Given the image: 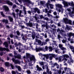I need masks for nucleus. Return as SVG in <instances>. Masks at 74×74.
<instances>
[{
	"instance_id": "33",
	"label": "nucleus",
	"mask_w": 74,
	"mask_h": 74,
	"mask_svg": "<svg viewBox=\"0 0 74 74\" xmlns=\"http://www.w3.org/2000/svg\"><path fill=\"white\" fill-rule=\"evenodd\" d=\"M0 70L1 72H3L4 71V69L3 67H1L0 68Z\"/></svg>"
},
{
	"instance_id": "59",
	"label": "nucleus",
	"mask_w": 74,
	"mask_h": 74,
	"mask_svg": "<svg viewBox=\"0 0 74 74\" xmlns=\"http://www.w3.org/2000/svg\"><path fill=\"white\" fill-rule=\"evenodd\" d=\"M62 42L63 43H65V42H66V40H64L63 39L62 40Z\"/></svg>"
},
{
	"instance_id": "44",
	"label": "nucleus",
	"mask_w": 74,
	"mask_h": 74,
	"mask_svg": "<svg viewBox=\"0 0 74 74\" xmlns=\"http://www.w3.org/2000/svg\"><path fill=\"white\" fill-rule=\"evenodd\" d=\"M73 59H72V58H71L70 59V61L69 62V60H68V62H69V63L70 64H71V62H73Z\"/></svg>"
},
{
	"instance_id": "5",
	"label": "nucleus",
	"mask_w": 74,
	"mask_h": 74,
	"mask_svg": "<svg viewBox=\"0 0 74 74\" xmlns=\"http://www.w3.org/2000/svg\"><path fill=\"white\" fill-rule=\"evenodd\" d=\"M3 8L4 9L5 12H9V11H10L9 8H8V7L6 5L3 6Z\"/></svg>"
},
{
	"instance_id": "46",
	"label": "nucleus",
	"mask_w": 74,
	"mask_h": 74,
	"mask_svg": "<svg viewBox=\"0 0 74 74\" xmlns=\"http://www.w3.org/2000/svg\"><path fill=\"white\" fill-rule=\"evenodd\" d=\"M17 35L18 36H19L20 35V33H19V32L18 31H17L16 32Z\"/></svg>"
},
{
	"instance_id": "20",
	"label": "nucleus",
	"mask_w": 74,
	"mask_h": 74,
	"mask_svg": "<svg viewBox=\"0 0 74 74\" xmlns=\"http://www.w3.org/2000/svg\"><path fill=\"white\" fill-rule=\"evenodd\" d=\"M6 50V48L4 47L3 48L1 47H0V51H5Z\"/></svg>"
},
{
	"instance_id": "8",
	"label": "nucleus",
	"mask_w": 74,
	"mask_h": 74,
	"mask_svg": "<svg viewBox=\"0 0 74 74\" xmlns=\"http://www.w3.org/2000/svg\"><path fill=\"white\" fill-rule=\"evenodd\" d=\"M14 45L16 47L19 46V48L20 49L21 48V46H23V44H22L21 43V42H19L18 44L16 43H15L14 44Z\"/></svg>"
},
{
	"instance_id": "10",
	"label": "nucleus",
	"mask_w": 74,
	"mask_h": 74,
	"mask_svg": "<svg viewBox=\"0 0 74 74\" xmlns=\"http://www.w3.org/2000/svg\"><path fill=\"white\" fill-rule=\"evenodd\" d=\"M27 26H29V27H32L33 26V23H30V21H29V23H26Z\"/></svg>"
},
{
	"instance_id": "32",
	"label": "nucleus",
	"mask_w": 74,
	"mask_h": 74,
	"mask_svg": "<svg viewBox=\"0 0 74 74\" xmlns=\"http://www.w3.org/2000/svg\"><path fill=\"white\" fill-rule=\"evenodd\" d=\"M72 21L70 20H69L68 21V23H69V25H72Z\"/></svg>"
},
{
	"instance_id": "40",
	"label": "nucleus",
	"mask_w": 74,
	"mask_h": 74,
	"mask_svg": "<svg viewBox=\"0 0 74 74\" xmlns=\"http://www.w3.org/2000/svg\"><path fill=\"white\" fill-rule=\"evenodd\" d=\"M43 19L44 20H46V21H49V18L47 17H44V18Z\"/></svg>"
},
{
	"instance_id": "49",
	"label": "nucleus",
	"mask_w": 74,
	"mask_h": 74,
	"mask_svg": "<svg viewBox=\"0 0 74 74\" xmlns=\"http://www.w3.org/2000/svg\"><path fill=\"white\" fill-rule=\"evenodd\" d=\"M45 17V16L44 17V16L42 15H40V19H42V18H43L44 19Z\"/></svg>"
},
{
	"instance_id": "2",
	"label": "nucleus",
	"mask_w": 74,
	"mask_h": 74,
	"mask_svg": "<svg viewBox=\"0 0 74 74\" xmlns=\"http://www.w3.org/2000/svg\"><path fill=\"white\" fill-rule=\"evenodd\" d=\"M3 4H7L11 6H12L13 5V3L8 0H3Z\"/></svg>"
},
{
	"instance_id": "63",
	"label": "nucleus",
	"mask_w": 74,
	"mask_h": 74,
	"mask_svg": "<svg viewBox=\"0 0 74 74\" xmlns=\"http://www.w3.org/2000/svg\"><path fill=\"white\" fill-rule=\"evenodd\" d=\"M39 63L40 64V65H41L42 66H43V65H44V63L42 62H40Z\"/></svg>"
},
{
	"instance_id": "47",
	"label": "nucleus",
	"mask_w": 74,
	"mask_h": 74,
	"mask_svg": "<svg viewBox=\"0 0 74 74\" xmlns=\"http://www.w3.org/2000/svg\"><path fill=\"white\" fill-rule=\"evenodd\" d=\"M4 54V52L3 51H1L0 52V56H3V55Z\"/></svg>"
},
{
	"instance_id": "37",
	"label": "nucleus",
	"mask_w": 74,
	"mask_h": 74,
	"mask_svg": "<svg viewBox=\"0 0 74 74\" xmlns=\"http://www.w3.org/2000/svg\"><path fill=\"white\" fill-rule=\"evenodd\" d=\"M26 72L28 74H32V72L30 71L29 70H27L26 71Z\"/></svg>"
},
{
	"instance_id": "55",
	"label": "nucleus",
	"mask_w": 74,
	"mask_h": 74,
	"mask_svg": "<svg viewBox=\"0 0 74 74\" xmlns=\"http://www.w3.org/2000/svg\"><path fill=\"white\" fill-rule=\"evenodd\" d=\"M58 40H60V38H61V36L60 35H58Z\"/></svg>"
},
{
	"instance_id": "3",
	"label": "nucleus",
	"mask_w": 74,
	"mask_h": 74,
	"mask_svg": "<svg viewBox=\"0 0 74 74\" xmlns=\"http://www.w3.org/2000/svg\"><path fill=\"white\" fill-rule=\"evenodd\" d=\"M12 60L13 62H14V64H20L21 62L18 60H15L14 58H13Z\"/></svg>"
},
{
	"instance_id": "15",
	"label": "nucleus",
	"mask_w": 74,
	"mask_h": 74,
	"mask_svg": "<svg viewBox=\"0 0 74 74\" xmlns=\"http://www.w3.org/2000/svg\"><path fill=\"white\" fill-rule=\"evenodd\" d=\"M67 35H68V37L69 38H71V36L74 37V34L71 33V32H70Z\"/></svg>"
},
{
	"instance_id": "42",
	"label": "nucleus",
	"mask_w": 74,
	"mask_h": 74,
	"mask_svg": "<svg viewBox=\"0 0 74 74\" xmlns=\"http://www.w3.org/2000/svg\"><path fill=\"white\" fill-rule=\"evenodd\" d=\"M64 58H69V56H68V55L66 54L64 55Z\"/></svg>"
},
{
	"instance_id": "11",
	"label": "nucleus",
	"mask_w": 74,
	"mask_h": 74,
	"mask_svg": "<svg viewBox=\"0 0 74 74\" xmlns=\"http://www.w3.org/2000/svg\"><path fill=\"white\" fill-rule=\"evenodd\" d=\"M23 3H27V4H32V2L29 0H23Z\"/></svg>"
},
{
	"instance_id": "28",
	"label": "nucleus",
	"mask_w": 74,
	"mask_h": 74,
	"mask_svg": "<svg viewBox=\"0 0 74 74\" xmlns=\"http://www.w3.org/2000/svg\"><path fill=\"white\" fill-rule=\"evenodd\" d=\"M51 55L53 58H56L57 57V55H56L55 54H51Z\"/></svg>"
},
{
	"instance_id": "34",
	"label": "nucleus",
	"mask_w": 74,
	"mask_h": 74,
	"mask_svg": "<svg viewBox=\"0 0 74 74\" xmlns=\"http://www.w3.org/2000/svg\"><path fill=\"white\" fill-rule=\"evenodd\" d=\"M5 66H6V67H8L9 66V63L8 62H5Z\"/></svg>"
},
{
	"instance_id": "50",
	"label": "nucleus",
	"mask_w": 74,
	"mask_h": 74,
	"mask_svg": "<svg viewBox=\"0 0 74 74\" xmlns=\"http://www.w3.org/2000/svg\"><path fill=\"white\" fill-rule=\"evenodd\" d=\"M27 12L28 13V14H30V15H32V14L31 13H32V12L31 11H30V10H29L28 11H27Z\"/></svg>"
},
{
	"instance_id": "22",
	"label": "nucleus",
	"mask_w": 74,
	"mask_h": 74,
	"mask_svg": "<svg viewBox=\"0 0 74 74\" xmlns=\"http://www.w3.org/2000/svg\"><path fill=\"white\" fill-rule=\"evenodd\" d=\"M30 54L29 53H27L26 54V58H27L29 59L30 57Z\"/></svg>"
},
{
	"instance_id": "38",
	"label": "nucleus",
	"mask_w": 74,
	"mask_h": 74,
	"mask_svg": "<svg viewBox=\"0 0 74 74\" xmlns=\"http://www.w3.org/2000/svg\"><path fill=\"white\" fill-rule=\"evenodd\" d=\"M40 36L39 35V34H38L36 36V38H40Z\"/></svg>"
},
{
	"instance_id": "6",
	"label": "nucleus",
	"mask_w": 74,
	"mask_h": 74,
	"mask_svg": "<svg viewBox=\"0 0 74 74\" xmlns=\"http://www.w3.org/2000/svg\"><path fill=\"white\" fill-rule=\"evenodd\" d=\"M29 59L30 62H32V61H33L34 62H36V58H35V57H34V56L32 55Z\"/></svg>"
},
{
	"instance_id": "26",
	"label": "nucleus",
	"mask_w": 74,
	"mask_h": 74,
	"mask_svg": "<svg viewBox=\"0 0 74 74\" xmlns=\"http://www.w3.org/2000/svg\"><path fill=\"white\" fill-rule=\"evenodd\" d=\"M62 70V68H61V66H60V70H59L58 71V72L57 73H55L56 74H61V72H62V71H61Z\"/></svg>"
},
{
	"instance_id": "64",
	"label": "nucleus",
	"mask_w": 74,
	"mask_h": 74,
	"mask_svg": "<svg viewBox=\"0 0 74 74\" xmlns=\"http://www.w3.org/2000/svg\"><path fill=\"white\" fill-rule=\"evenodd\" d=\"M53 14L54 15H57V12H53Z\"/></svg>"
},
{
	"instance_id": "57",
	"label": "nucleus",
	"mask_w": 74,
	"mask_h": 74,
	"mask_svg": "<svg viewBox=\"0 0 74 74\" xmlns=\"http://www.w3.org/2000/svg\"><path fill=\"white\" fill-rule=\"evenodd\" d=\"M59 48H62V47H63V46L61 44H59Z\"/></svg>"
},
{
	"instance_id": "1",
	"label": "nucleus",
	"mask_w": 74,
	"mask_h": 74,
	"mask_svg": "<svg viewBox=\"0 0 74 74\" xmlns=\"http://www.w3.org/2000/svg\"><path fill=\"white\" fill-rule=\"evenodd\" d=\"M31 12L32 13L33 15H34V13L36 14L37 12L38 14H40V10L38 9V8H32V10H31Z\"/></svg>"
},
{
	"instance_id": "21",
	"label": "nucleus",
	"mask_w": 74,
	"mask_h": 74,
	"mask_svg": "<svg viewBox=\"0 0 74 74\" xmlns=\"http://www.w3.org/2000/svg\"><path fill=\"white\" fill-rule=\"evenodd\" d=\"M15 59H16V58H17V59H21V56L20 54H18L17 56H15Z\"/></svg>"
},
{
	"instance_id": "29",
	"label": "nucleus",
	"mask_w": 74,
	"mask_h": 74,
	"mask_svg": "<svg viewBox=\"0 0 74 74\" xmlns=\"http://www.w3.org/2000/svg\"><path fill=\"white\" fill-rule=\"evenodd\" d=\"M69 5H70V6L72 7H74V3H73V2H72V3H69Z\"/></svg>"
},
{
	"instance_id": "58",
	"label": "nucleus",
	"mask_w": 74,
	"mask_h": 74,
	"mask_svg": "<svg viewBox=\"0 0 74 74\" xmlns=\"http://www.w3.org/2000/svg\"><path fill=\"white\" fill-rule=\"evenodd\" d=\"M12 74H16V72H15V71H12Z\"/></svg>"
},
{
	"instance_id": "14",
	"label": "nucleus",
	"mask_w": 74,
	"mask_h": 74,
	"mask_svg": "<svg viewBox=\"0 0 74 74\" xmlns=\"http://www.w3.org/2000/svg\"><path fill=\"white\" fill-rule=\"evenodd\" d=\"M2 22L3 23H5V24H7V23H8V21L7 19H3L2 20Z\"/></svg>"
},
{
	"instance_id": "41",
	"label": "nucleus",
	"mask_w": 74,
	"mask_h": 74,
	"mask_svg": "<svg viewBox=\"0 0 74 74\" xmlns=\"http://www.w3.org/2000/svg\"><path fill=\"white\" fill-rule=\"evenodd\" d=\"M36 15H37V14H35V16H34V18H35L36 21H37V20H38V18L37 17V16H36Z\"/></svg>"
},
{
	"instance_id": "61",
	"label": "nucleus",
	"mask_w": 74,
	"mask_h": 74,
	"mask_svg": "<svg viewBox=\"0 0 74 74\" xmlns=\"http://www.w3.org/2000/svg\"><path fill=\"white\" fill-rule=\"evenodd\" d=\"M16 7V5L14 4L13 5V6H12L13 8H15Z\"/></svg>"
},
{
	"instance_id": "48",
	"label": "nucleus",
	"mask_w": 74,
	"mask_h": 74,
	"mask_svg": "<svg viewBox=\"0 0 74 74\" xmlns=\"http://www.w3.org/2000/svg\"><path fill=\"white\" fill-rule=\"evenodd\" d=\"M71 49H74V47L72 46H70L69 47Z\"/></svg>"
},
{
	"instance_id": "24",
	"label": "nucleus",
	"mask_w": 74,
	"mask_h": 74,
	"mask_svg": "<svg viewBox=\"0 0 74 74\" xmlns=\"http://www.w3.org/2000/svg\"><path fill=\"white\" fill-rule=\"evenodd\" d=\"M67 10L69 12V14H70V15H71L72 14L74 13V12H71V9H70L68 8L67 9Z\"/></svg>"
},
{
	"instance_id": "31",
	"label": "nucleus",
	"mask_w": 74,
	"mask_h": 74,
	"mask_svg": "<svg viewBox=\"0 0 74 74\" xmlns=\"http://www.w3.org/2000/svg\"><path fill=\"white\" fill-rule=\"evenodd\" d=\"M36 37V34H32V37L33 39H34L35 38V37Z\"/></svg>"
},
{
	"instance_id": "17",
	"label": "nucleus",
	"mask_w": 74,
	"mask_h": 74,
	"mask_svg": "<svg viewBox=\"0 0 74 74\" xmlns=\"http://www.w3.org/2000/svg\"><path fill=\"white\" fill-rule=\"evenodd\" d=\"M69 21V19L67 18H65L64 19V21L66 24H68V21Z\"/></svg>"
},
{
	"instance_id": "19",
	"label": "nucleus",
	"mask_w": 74,
	"mask_h": 74,
	"mask_svg": "<svg viewBox=\"0 0 74 74\" xmlns=\"http://www.w3.org/2000/svg\"><path fill=\"white\" fill-rule=\"evenodd\" d=\"M56 6L57 7H58V8H62V5L59 4H56Z\"/></svg>"
},
{
	"instance_id": "30",
	"label": "nucleus",
	"mask_w": 74,
	"mask_h": 74,
	"mask_svg": "<svg viewBox=\"0 0 74 74\" xmlns=\"http://www.w3.org/2000/svg\"><path fill=\"white\" fill-rule=\"evenodd\" d=\"M50 4L49 3H47L46 4V6H47V8H48V9H49V5H50Z\"/></svg>"
},
{
	"instance_id": "13",
	"label": "nucleus",
	"mask_w": 74,
	"mask_h": 74,
	"mask_svg": "<svg viewBox=\"0 0 74 74\" xmlns=\"http://www.w3.org/2000/svg\"><path fill=\"white\" fill-rule=\"evenodd\" d=\"M36 68L37 69V70L38 71H41V70H42V68L41 67H40L38 65H37L36 66Z\"/></svg>"
},
{
	"instance_id": "16",
	"label": "nucleus",
	"mask_w": 74,
	"mask_h": 74,
	"mask_svg": "<svg viewBox=\"0 0 74 74\" xmlns=\"http://www.w3.org/2000/svg\"><path fill=\"white\" fill-rule=\"evenodd\" d=\"M15 67L16 69H17L18 71H21V68L18 65H15Z\"/></svg>"
},
{
	"instance_id": "23",
	"label": "nucleus",
	"mask_w": 74,
	"mask_h": 74,
	"mask_svg": "<svg viewBox=\"0 0 74 74\" xmlns=\"http://www.w3.org/2000/svg\"><path fill=\"white\" fill-rule=\"evenodd\" d=\"M38 45H43V44L41 45L42 42L40 40H39L38 41Z\"/></svg>"
},
{
	"instance_id": "7",
	"label": "nucleus",
	"mask_w": 74,
	"mask_h": 74,
	"mask_svg": "<svg viewBox=\"0 0 74 74\" xmlns=\"http://www.w3.org/2000/svg\"><path fill=\"white\" fill-rule=\"evenodd\" d=\"M62 3L63 4L64 7H69V2H66L64 0H63Z\"/></svg>"
},
{
	"instance_id": "52",
	"label": "nucleus",
	"mask_w": 74,
	"mask_h": 74,
	"mask_svg": "<svg viewBox=\"0 0 74 74\" xmlns=\"http://www.w3.org/2000/svg\"><path fill=\"white\" fill-rule=\"evenodd\" d=\"M10 66H11L12 69H14V65H12V64H11Z\"/></svg>"
},
{
	"instance_id": "56",
	"label": "nucleus",
	"mask_w": 74,
	"mask_h": 74,
	"mask_svg": "<svg viewBox=\"0 0 74 74\" xmlns=\"http://www.w3.org/2000/svg\"><path fill=\"white\" fill-rule=\"evenodd\" d=\"M60 48L61 50H62L63 51L64 49H66V48H64L63 47H62L61 48Z\"/></svg>"
},
{
	"instance_id": "4",
	"label": "nucleus",
	"mask_w": 74,
	"mask_h": 74,
	"mask_svg": "<svg viewBox=\"0 0 74 74\" xmlns=\"http://www.w3.org/2000/svg\"><path fill=\"white\" fill-rule=\"evenodd\" d=\"M46 69H47L46 72L47 73V74H52V72L51 71H49V69L48 66L47 65H45V67Z\"/></svg>"
},
{
	"instance_id": "27",
	"label": "nucleus",
	"mask_w": 74,
	"mask_h": 74,
	"mask_svg": "<svg viewBox=\"0 0 74 74\" xmlns=\"http://www.w3.org/2000/svg\"><path fill=\"white\" fill-rule=\"evenodd\" d=\"M63 57L62 56L60 57L58 59L59 61L60 62H62V59H63Z\"/></svg>"
},
{
	"instance_id": "36",
	"label": "nucleus",
	"mask_w": 74,
	"mask_h": 74,
	"mask_svg": "<svg viewBox=\"0 0 74 74\" xmlns=\"http://www.w3.org/2000/svg\"><path fill=\"white\" fill-rule=\"evenodd\" d=\"M53 42H54V45H55L56 46H58V44H56V41L53 40Z\"/></svg>"
},
{
	"instance_id": "25",
	"label": "nucleus",
	"mask_w": 74,
	"mask_h": 74,
	"mask_svg": "<svg viewBox=\"0 0 74 74\" xmlns=\"http://www.w3.org/2000/svg\"><path fill=\"white\" fill-rule=\"evenodd\" d=\"M8 19H9L10 21V22H12V21H13V18L11 16H8Z\"/></svg>"
},
{
	"instance_id": "18",
	"label": "nucleus",
	"mask_w": 74,
	"mask_h": 74,
	"mask_svg": "<svg viewBox=\"0 0 74 74\" xmlns=\"http://www.w3.org/2000/svg\"><path fill=\"white\" fill-rule=\"evenodd\" d=\"M3 45H4L5 47H6V48H8V43L7 42H5L3 43Z\"/></svg>"
},
{
	"instance_id": "12",
	"label": "nucleus",
	"mask_w": 74,
	"mask_h": 74,
	"mask_svg": "<svg viewBox=\"0 0 74 74\" xmlns=\"http://www.w3.org/2000/svg\"><path fill=\"white\" fill-rule=\"evenodd\" d=\"M35 50L36 52H38L39 51H43V48H37V47H36Z\"/></svg>"
},
{
	"instance_id": "62",
	"label": "nucleus",
	"mask_w": 74,
	"mask_h": 74,
	"mask_svg": "<svg viewBox=\"0 0 74 74\" xmlns=\"http://www.w3.org/2000/svg\"><path fill=\"white\" fill-rule=\"evenodd\" d=\"M47 15L49 17V18H50V17H51V14H50L49 13V12L47 13Z\"/></svg>"
},
{
	"instance_id": "43",
	"label": "nucleus",
	"mask_w": 74,
	"mask_h": 74,
	"mask_svg": "<svg viewBox=\"0 0 74 74\" xmlns=\"http://www.w3.org/2000/svg\"><path fill=\"white\" fill-rule=\"evenodd\" d=\"M1 15H2V16H3V17H5V14H3V12H1Z\"/></svg>"
},
{
	"instance_id": "54",
	"label": "nucleus",
	"mask_w": 74,
	"mask_h": 74,
	"mask_svg": "<svg viewBox=\"0 0 74 74\" xmlns=\"http://www.w3.org/2000/svg\"><path fill=\"white\" fill-rule=\"evenodd\" d=\"M17 56V53L16 52H14V58H15V56Z\"/></svg>"
},
{
	"instance_id": "53",
	"label": "nucleus",
	"mask_w": 74,
	"mask_h": 74,
	"mask_svg": "<svg viewBox=\"0 0 74 74\" xmlns=\"http://www.w3.org/2000/svg\"><path fill=\"white\" fill-rule=\"evenodd\" d=\"M12 15H13L14 18H16V16H15V14L14 12H13L12 13Z\"/></svg>"
},
{
	"instance_id": "9",
	"label": "nucleus",
	"mask_w": 74,
	"mask_h": 74,
	"mask_svg": "<svg viewBox=\"0 0 74 74\" xmlns=\"http://www.w3.org/2000/svg\"><path fill=\"white\" fill-rule=\"evenodd\" d=\"M64 70L65 71H67V74H69V73H70V71H71V69L68 68L67 67H66L64 68Z\"/></svg>"
},
{
	"instance_id": "45",
	"label": "nucleus",
	"mask_w": 74,
	"mask_h": 74,
	"mask_svg": "<svg viewBox=\"0 0 74 74\" xmlns=\"http://www.w3.org/2000/svg\"><path fill=\"white\" fill-rule=\"evenodd\" d=\"M49 7L51 9H53V5L52 4H50Z\"/></svg>"
},
{
	"instance_id": "39",
	"label": "nucleus",
	"mask_w": 74,
	"mask_h": 74,
	"mask_svg": "<svg viewBox=\"0 0 74 74\" xmlns=\"http://www.w3.org/2000/svg\"><path fill=\"white\" fill-rule=\"evenodd\" d=\"M23 10L24 11V14H25V15H26V14H27L26 13V8L25 7H24L23 8Z\"/></svg>"
},
{
	"instance_id": "60",
	"label": "nucleus",
	"mask_w": 74,
	"mask_h": 74,
	"mask_svg": "<svg viewBox=\"0 0 74 74\" xmlns=\"http://www.w3.org/2000/svg\"><path fill=\"white\" fill-rule=\"evenodd\" d=\"M60 34H62V33H63V32H64V31L63 30H60Z\"/></svg>"
},
{
	"instance_id": "35",
	"label": "nucleus",
	"mask_w": 74,
	"mask_h": 74,
	"mask_svg": "<svg viewBox=\"0 0 74 74\" xmlns=\"http://www.w3.org/2000/svg\"><path fill=\"white\" fill-rule=\"evenodd\" d=\"M33 25L35 26H36V29H38V24L35 23Z\"/></svg>"
},
{
	"instance_id": "51",
	"label": "nucleus",
	"mask_w": 74,
	"mask_h": 74,
	"mask_svg": "<svg viewBox=\"0 0 74 74\" xmlns=\"http://www.w3.org/2000/svg\"><path fill=\"white\" fill-rule=\"evenodd\" d=\"M64 60H65L66 61H67V59H66V58H65L64 57H63V59H62V61H63Z\"/></svg>"
}]
</instances>
